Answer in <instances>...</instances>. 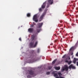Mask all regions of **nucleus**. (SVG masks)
Segmentation results:
<instances>
[{
  "label": "nucleus",
  "mask_w": 78,
  "mask_h": 78,
  "mask_svg": "<svg viewBox=\"0 0 78 78\" xmlns=\"http://www.w3.org/2000/svg\"><path fill=\"white\" fill-rule=\"evenodd\" d=\"M69 69H75V67L73 66V64H71L68 67V66H67V65H65L64 68L62 69V71H64V70H65V71H67Z\"/></svg>",
  "instance_id": "f257e3e1"
},
{
  "label": "nucleus",
  "mask_w": 78,
  "mask_h": 78,
  "mask_svg": "<svg viewBox=\"0 0 78 78\" xmlns=\"http://www.w3.org/2000/svg\"><path fill=\"white\" fill-rule=\"evenodd\" d=\"M41 29H36L37 32L35 31L34 34L31 36V39L32 41H33L34 39V37H36L37 36L38 33L41 31Z\"/></svg>",
  "instance_id": "f03ea898"
},
{
  "label": "nucleus",
  "mask_w": 78,
  "mask_h": 78,
  "mask_svg": "<svg viewBox=\"0 0 78 78\" xmlns=\"http://www.w3.org/2000/svg\"><path fill=\"white\" fill-rule=\"evenodd\" d=\"M37 44V41H36L35 43V44L34 45V42H31L30 43V44L29 45V47L30 48H33V47H36Z\"/></svg>",
  "instance_id": "7ed1b4c3"
},
{
  "label": "nucleus",
  "mask_w": 78,
  "mask_h": 78,
  "mask_svg": "<svg viewBox=\"0 0 78 78\" xmlns=\"http://www.w3.org/2000/svg\"><path fill=\"white\" fill-rule=\"evenodd\" d=\"M47 13V12L46 11H45L42 14V15L41 16H40L39 21L41 22V20L43 19V18H44V16L46 14V13Z\"/></svg>",
  "instance_id": "20e7f679"
},
{
  "label": "nucleus",
  "mask_w": 78,
  "mask_h": 78,
  "mask_svg": "<svg viewBox=\"0 0 78 78\" xmlns=\"http://www.w3.org/2000/svg\"><path fill=\"white\" fill-rule=\"evenodd\" d=\"M33 20L36 22H38V20L37 19V15H35L33 17Z\"/></svg>",
  "instance_id": "39448f33"
},
{
  "label": "nucleus",
  "mask_w": 78,
  "mask_h": 78,
  "mask_svg": "<svg viewBox=\"0 0 78 78\" xmlns=\"http://www.w3.org/2000/svg\"><path fill=\"white\" fill-rule=\"evenodd\" d=\"M30 55L29 56H30V58H33V57L34 56V55L35 54V53H34V51L32 50L30 51Z\"/></svg>",
  "instance_id": "423d86ee"
},
{
  "label": "nucleus",
  "mask_w": 78,
  "mask_h": 78,
  "mask_svg": "<svg viewBox=\"0 0 78 78\" xmlns=\"http://www.w3.org/2000/svg\"><path fill=\"white\" fill-rule=\"evenodd\" d=\"M46 6V2L43 3V4L42 5L41 8L42 9H44L45 8Z\"/></svg>",
  "instance_id": "0eeeda50"
},
{
  "label": "nucleus",
  "mask_w": 78,
  "mask_h": 78,
  "mask_svg": "<svg viewBox=\"0 0 78 78\" xmlns=\"http://www.w3.org/2000/svg\"><path fill=\"white\" fill-rule=\"evenodd\" d=\"M28 71L30 75H34V71L32 70H30V71L28 70Z\"/></svg>",
  "instance_id": "6e6552de"
},
{
  "label": "nucleus",
  "mask_w": 78,
  "mask_h": 78,
  "mask_svg": "<svg viewBox=\"0 0 78 78\" xmlns=\"http://www.w3.org/2000/svg\"><path fill=\"white\" fill-rule=\"evenodd\" d=\"M34 31V29L33 28H30L28 29V31L30 33H33Z\"/></svg>",
  "instance_id": "1a4fd4ad"
},
{
  "label": "nucleus",
  "mask_w": 78,
  "mask_h": 78,
  "mask_svg": "<svg viewBox=\"0 0 78 78\" xmlns=\"http://www.w3.org/2000/svg\"><path fill=\"white\" fill-rule=\"evenodd\" d=\"M37 25H38V27L39 28L42 27V25H43V23H38Z\"/></svg>",
  "instance_id": "9d476101"
},
{
  "label": "nucleus",
  "mask_w": 78,
  "mask_h": 78,
  "mask_svg": "<svg viewBox=\"0 0 78 78\" xmlns=\"http://www.w3.org/2000/svg\"><path fill=\"white\" fill-rule=\"evenodd\" d=\"M54 68L55 70H60V67H57L55 66L54 67Z\"/></svg>",
  "instance_id": "9b49d317"
},
{
  "label": "nucleus",
  "mask_w": 78,
  "mask_h": 78,
  "mask_svg": "<svg viewBox=\"0 0 78 78\" xmlns=\"http://www.w3.org/2000/svg\"><path fill=\"white\" fill-rule=\"evenodd\" d=\"M53 0H52L51 1V0H48V2L49 3V4L50 5H51L53 3Z\"/></svg>",
  "instance_id": "f8f14e48"
},
{
  "label": "nucleus",
  "mask_w": 78,
  "mask_h": 78,
  "mask_svg": "<svg viewBox=\"0 0 78 78\" xmlns=\"http://www.w3.org/2000/svg\"><path fill=\"white\" fill-rule=\"evenodd\" d=\"M56 61H57V59H55V60H54L52 62V64H55V62H56Z\"/></svg>",
  "instance_id": "ddd939ff"
},
{
  "label": "nucleus",
  "mask_w": 78,
  "mask_h": 78,
  "mask_svg": "<svg viewBox=\"0 0 78 78\" xmlns=\"http://www.w3.org/2000/svg\"><path fill=\"white\" fill-rule=\"evenodd\" d=\"M30 16H31V15L30 14V13H28L27 14V17H30Z\"/></svg>",
  "instance_id": "4468645a"
},
{
  "label": "nucleus",
  "mask_w": 78,
  "mask_h": 78,
  "mask_svg": "<svg viewBox=\"0 0 78 78\" xmlns=\"http://www.w3.org/2000/svg\"><path fill=\"white\" fill-rule=\"evenodd\" d=\"M42 11V8H40L39 9V12H41Z\"/></svg>",
  "instance_id": "2eb2a0df"
},
{
  "label": "nucleus",
  "mask_w": 78,
  "mask_h": 78,
  "mask_svg": "<svg viewBox=\"0 0 78 78\" xmlns=\"http://www.w3.org/2000/svg\"><path fill=\"white\" fill-rule=\"evenodd\" d=\"M48 69H49V70H50V69H51L52 68V66H48Z\"/></svg>",
  "instance_id": "dca6fc26"
},
{
  "label": "nucleus",
  "mask_w": 78,
  "mask_h": 78,
  "mask_svg": "<svg viewBox=\"0 0 78 78\" xmlns=\"http://www.w3.org/2000/svg\"><path fill=\"white\" fill-rule=\"evenodd\" d=\"M58 74L59 75V77H60V76H61V75H62V74H61V73H58Z\"/></svg>",
  "instance_id": "f3484780"
},
{
  "label": "nucleus",
  "mask_w": 78,
  "mask_h": 78,
  "mask_svg": "<svg viewBox=\"0 0 78 78\" xmlns=\"http://www.w3.org/2000/svg\"><path fill=\"white\" fill-rule=\"evenodd\" d=\"M71 63H72V61H69V62H68V64L69 65H70Z\"/></svg>",
  "instance_id": "a211bd4d"
},
{
  "label": "nucleus",
  "mask_w": 78,
  "mask_h": 78,
  "mask_svg": "<svg viewBox=\"0 0 78 78\" xmlns=\"http://www.w3.org/2000/svg\"><path fill=\"white\" fill-rule=\"evenodd\" d=\"M66 55H65L63 56L62 57V58H66Z\"/></svg>",
  "instance_id": "6ab92c4d"
},
{
  "label": "nucleus",
  "mask_w": 78,
  "mask_h": 78,
  "mask_svg": "<svg viewBox=\"0 0 78 78\" xmlns=\"http://www.w3.org/2000/svg\"><path fill=\"white\" fill-rule=\"evenodd\" d=\"M27 78H31V76L30 75H28L27 76Z\"/></svg>",
  "instance_id": "aec40b11"
},
{
  "label": "nucleus",
  "mask_w": 78,
  "mask_h": 78,
  "mask_svg": "<svg viewBox=\"0 0 78 78\" xmlns=\"http://www.w3.org/2000/svg\"><path fill=\"white\" fill-rule=\"evenodd\" d=\"M54 76H58V75L56 73H55L54 74Z\"/></svg>",
  "instance_id": "412c9836"
},
{
  "label": "nucleus",
  "mask_w": 78,
  "mask_h": 78,
  "mask_svg": "<svg viewBox=\"0 0 78 78\" xmlns=\"http://www.w3.org/2000/svg\"><path fill=\"white\" fill-rule=\"evenodd\" d=\"M74 61H78V59L77 58H74Z\"/></svg>",
  "instance_id": "4be33fe9"
},
{
  "label": "nucleus",
  "mask_w": 78,
  "mask_h": 78,
  "mask_svg": "<svg viewBox=\"0 0 78 78\" xmlns=\"http://www.w3.org/2000/svg\"><path fill=\"white\" fill-rule=\"evenodd\" d=\"M73 47H72L71 48L69 49V51H71V50H73Z\"/></svg>",
  "instance_id": "5701e85b"
},
{
  "label": "nucleus",
  "mask_w": 78,
  "mask_h": 78,
  "mask_svg": "<svg viewBox=\"0 0 78 78\" xmlns=\"http://www.w3.org/2000/svg\"><path fill=\"white\" fill-rule=\"evenodd\" d=\"M49 6H50V5L48 3L47 5V8H48L49 7Z\"/></svg>",
  "instance_id": "b1692460"
},
{
  "label": "nucleus",
  "mask_w": 78,
  "mask_h": 78,
  "mask_svg": "<svg viewBox=\"0 0 78 78\" xmlns=\"http://www.w3.org/2000/svg\"><path fill=\"white\" fill-rule=\"evenodd\" d=\"M34 27V25L33 24H31L30 27Z\"/></svg>",
  "instance_id": "393cba45"
},
{
  "label": "nucleus",
  "mask_w": 78,
  "mask_h": 78,
  "mask_svg": "<svg viewBox=\"0 0 78 78\" xmlns=\"http://www.w3.org/2000/svg\"><path fill=\"white\" fill-rule=\"evenodd\" d=\"M40 51V50L39 49H38L37 50V53H39V51Z\"/></svg>",
  "instance_id": "a878e982"
},
{
  "label": "nucleus",
  "mask_w": 78,
  "mask_h": 78,
  "mask_svg": "<svg viewBox=\"0 0 78 78\" xmlns=\"http://www.w3.org/2000/svg\"><path fill=\"white\" fill-rule=\"evenodd\" d=\"M47 75H49V74H50V72H47L46 73Z\"/></svg>",
  "instance_id": "bb28decb"
},
{
  "label": "nucleus",
  "mask_w": 78,
  "mask_h": 78,
  "mask_svg": "<svg viewBox=\"0 0 78 78\" xmlns=\"http://www.w3.org/2000/svg\"><path fill=\"white\" fill-rule=\"evenodd\" d=\"M78 41L77 42L76 44L75 45H78Z\"/></svg>",
  "instance_id": "cd10ccee"
},
{
  "label": "nucleus",
  "mask_w": 78,
  "mask_h": 78,
  "mask_svg": "<svg viewBox=\"0 0 78 78\" xmlns=\"http://www.w3.org/2000/svg\"><path fill=\"white\" fill-rule=\"evenodd\" d=\"M65 62H69V61H68V60H65Z\"/></svg>",
  "instance_id": "c85d7f7f"
},
{
  "label": "nucleus",
  "mask_w": 78,
  "mask_h": 78,
  "mask_svg": "<svg viewBox=\"0 0 78 78\" xmlns=\"http://www.w3.org/2000/svg\"><path fill=\"white\" fill-rule=\"evenodd\" d=\"M73 63H74V64H75V63H76V61L74 60L73 61Z\"/></svg>",
  "instance_id": "c756f323"
},
{
  "label": "nucleus",
  "mask_w": 78,
  "mask_h": 78,
  "mask_svg": "<svg viewBox=\"0 0 78 78\" xmlns=\"http://www.w3.org/2000/svg\"><path fill=\"white\" fill-rule=\"evenodd\" d=\"M19 41H22V40L21 39V38H20L19 39Z\"/></svg>",
  "instance_id": "7c9ffc66"
},
{
  "label": "nucleus",
  "mask_w": 78,
  "mask_h": 78,
  "mask_svg": "<svg viewBox=\"0 0 78 78\" xmlns=\"http://www.w3.org/2000/svg\"><path fill=\"white\" fill-rule=\"evenodd\" d=\"M76 56H78V53H77L76 55Z\"/></svg>",
  "instance_id": "2f4dec72"
},
{
  "label": "nucleus",
  "mask_w": 78,
  "mask_h": 78,
  "mask_svg": "<svg viewBox=\"0 0 78 78\" xmlns=\"http://www.w3.org/2000/svg\"><path fill=\"white\" fill-rule=\"evenodd\" d=\"M59 78H65L64 77H62V76H60Z\"/></svg>",
  "instance_id": "473e14b6"
},
{
  "label": "nucleus",
  "mask_w": 78,
  "mask_h": 78,
  "mask_svg": "<svg viewBox=\"0 0 78 78\" xmlns=\"http://www.w3.org/2000/svg\"><path fill=\"white\" fill-rule=\"evenodd\" d=\"M33 24L34 25H36V24L35 23H34V22H33Z\"/></svg>",
  "instance_id": "72a5a7b5"
},
{
  "label": "nucleus",
  "mask_w": 78,
  "mask_h": 78,
  "mask_svg": "<svg viewBox=\"0 0 78 78\" xmlns=\"http://www.w3.org/2000/svg\"><path fill=\"white\" fill-rule=\"evenodd\" d=\"M73 55V53L72 52L71 53V55Z\"/></svg>",
  "instance_id": "f704fd0d"
},
{
  "label": "nucleus",
  "mask_w": 78,
  "mask_h": 78,
  "mask_svg": "<svg viewBox=\"0 0 78 78\" xmlns=\"http://www.w3.org/2000/svg\"><path fill=\"white\" fill-rule=\"evenodd\" d=\"M76 65L77 66H78V62H77L76 63Z\"/></svg>",
  "instance_id": "c9c22d12"
},
{
  "label": "nucleus",
  "mask_w": 78,
  "mask_h": 78,
  "mask_svg": "<svg viewBox=\"0 0 78 78\" xmlns=\"http://www.w3.org/2000/svg\"><path fill=\"white\" fill-rule=\"evenodd\" d=\"M68 59H69V60L70 59V58L69 57H68Z\"/></svg>",
  "instance_id": "e433bc0d"
},
{
  "label": "nucleus",
  "mask_w": 78,
  "mask_h": 78,
  "mask_svg": "<svg viewBox=\"0 0 78 78\" xmlns=\"http://www.w3.org/2000/svg\"><path fill=\"white\" fill-rule=\"evenodd\" d=\"M56 78H59V77L58 76H56Z\"/></svg>",
  "instance_id": "4c0bfd02"
},
{
  "label": "nucleus",
  "mask_w": 78,
  "mask_h": 78,
  "mask_svg": "<svg viewBox=\"0 0 78 78\" xmlns=\"http://www.w3.org/2000/svg\"><path fill=\"white\" fill-rule=\"evenodd\" d=\"M57 42V40H55V42Z\"/></svg>",
  "instance_id": "58836bf2"
},
{
  "label": "nucleus",
  "mask_w": 78,
  "mask_h": 78,
  "mask_svg": "<svg viewBox=\"0 0 78 78\" xmlns=\"http://www.w3.org/2000/svg\"><path fill=\"white\" fill-rule=\"evenodd\" d=\"M50 45H53V43H51V44H50Z\"/></svg>",
  "instance_id": "ea45409f"
},
{
  "label": "nucleus",
  "mask_w": 78,
  "mask_h": 78,
  "mask_svg": "<svg viewBox=\"0 0 78 78\" xmlns=\"http://www.w3.org/2000/svg\"><path fill=\"white\" fill-rule=\"evenodd\" d=\"M73 58V55H72V58Z\"/></svg>",
  "instance_id": "a19ab883"
},
{
  "label": "nucleus",
  "mask_w": 78,
  "mask_h": 78,
  "mask_svg": "<svg viewBox=\"0 0 78 78\" xmlns=\"http://www.w3.org/2000/svg\"><path fill=\"white\" fill-rule=\"evenodd\" d=\"M73 37H71V39H72V38H73Z\"/></svg>",
  "instance_id": "79ce46f5"
},
{
  "label": "nucleus",
  "mask_w": 78,
  "mask_h": 78,
  "mask_svg": "<svg viewBox=\"0 0 78 78\" xmlns=\"http://www.w3.org/2000/svg\"><path fill=\"white\" fill-rule=\"evenodd\" d=\"M60 23H62V21H60Z\"/></svg>",
  "instance_id": "37998d69"
},
{
  "label": "nucleus",
  "mask_w": 78,
  "mask_h": 78,
  "mask_svg": "<svg viewBox=\"0 0 78 78\" xmlns=\"http://www.w3.org/2000/svg\"><path fill=\"white\" fill-rule=\"evenodd\" d=\"M59 34V33L58 34V35Z\"/></svg>",
  "instance_id": "c03bdc74"
},
{
  "label": "nucleus",
  "mask_w": 78,
  "mask_h": 78,
  "mask_svg": "<svg viewBox=\"0 0 78 78\" xmlns=\"http://www.w3.org/2000/svg\"><path fill=\"white\" fill-rule=\"evenodd\" d=\"M71 21V20H70V21Z\"/></svg>",
  "instance_id": "a18cd8bd"
}]
</instances>
